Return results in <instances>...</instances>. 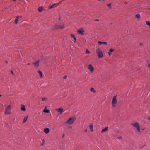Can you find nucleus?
<instances>
[{"label":"nucleus","instance_id":"4","mask_svg":"<svg viewBox=\"0 0 150 150\" xmlns=\"http://www.w3.org/2000/svg\"><path fill=\"white\" fill-rule=\"evenodd\" d=\"M11 106L9 105L6 107L5 109V113L6 114H10L11 113Z\"/></svg>","mask_w":150,"mask_h":150},{"label":"nucleus","instance_id":"6","mask_svg":"<svg viewBox=\"0 0 150 150\" xmlns=\"http://www.w3.org/2000/svg\"><path fill=\"white\" fill-rule=\"evenodd\" d=\"M88 69L91 72H92L94 70V68L93 67V66L91 65V64H89L88 67Z\"/></svg>","mask_w":150,"mask_h":150},{"label":"nucleus","instance_id":"41","mask_svg":"<svg viewBox=\"0 0 150 150\" xmlns=\"http://www.w3.org/2000/svg\"><path fill=\"white\" fill-rule=\"evenodd\" d=\"M30 63H28L27 64V65H30Z\"/></svg>","mask_w":150,"mask_h":150},{"label":"nucleus","instance_id":"15","mask_svg":"<svg viewBox=\"0 0 150 150\" xmlns=\"http://www.w3.org/2000/svg\"><path fill=\"white\" fill-rule=\"evenodd\" d=\"M135 18L137 19H139L140 18V15L139 14H137L135 15Z\"/></svg>","mask_w":150,"mask_h":150},{"label":"nucleus","instance_id":"16","mask_svg":"<svg viewBox=\"0 0 150 150\" xmlns=\"http://www.w3.org/2000/svg\"><path fill=\"white\" fill-rule=\"evenodd\" d=\"M98 43L99 45H101L102 44H103V45H107V43L106 42H101V41H98Z\"/></svg>","mask_w":150,"mask_h":150},{"label":"nucleus","instance_id":"14","mask_svg":"<svg viewBox=\"0 0 150 150\" xmlns=\"http://www.w3.org/2000/svg\"><path fill=\"white\" fill-rule=\"evenodd\" d=\"M56 28L57 29H62L64 28V24L63 25H58L56 27Z\"/></svg>","mask_w":150,"mask_h":150},{"label":"nucleus","instance_id":"19","mask_svg":"<svg viewBox=\"0 0 150 150\" xmlns=\"http://www.w3.org/2000/svg\"><path fill=\"white\" fill-rule=\"evenodd\" d=\"M28 118V116H26L24 118V119H23V123H25L27 121Z\"/></svg>","mask_w":150,"mask_h":150},{"label":"nucleus","instance_id":"21","mask_svg":"<svg viewBox=\"0 0 150 150\" xmlns=\"http://www.w3.org/2000/svg\"><path fill=\"white\" fill-rule=\"evenodd\" d=\"M71 36L74 39V42H76V38H75V36L74 35L72 34H71Z\"/></svg>","mask_w":150,"mask_h":150},{"label":"nucleus","instance_id":"13","mask_svg":"<svg viewBox=\"0 0 150 150\" xmlns=\"http://www.w3.org/2000/svg\"><path fill=\"white\" fill-rule=\"evenodd\" d=\"M49 129L48 128H46L44 130V132L47 134L49 132Z\"/></svg>","mask_w":150,"mask_h":150},{"label":"nucleus","instance_id":"22","mask_svg":"<svg viewBox=\"0 0 150 150\" xmlns=\"http://www.w3.org/2000/svg\"><path fill=\"white\" fill-rule=\"evenodd\" d=\"M43 9L42 7H40L38 8V10L39 12H41Z\"/></svg>","mask_w":150,"mask_h":150},{"label":"nucleus","instance_id":"32","mask_svg":"<svg viewBox=\"0 0 150 150\" xmlns=\"http://www.w3.org/2000/svg\"><path fill=\"white\" fill-rule=\"evenodd\" d=\"M67 78V76L66 75H65L64 76L63 78L64 79H65Z\"/></svg>","mask_w":150,"mask_h":150},{"label":"nucleus","instance_id":"25","mask_svg":"<svg viewBox=\"0 0 150 150\" xmlns=\"http://www.w3.org/2000/svg\"><path fill=\"white\" fill-rule=\"evenodd\" d=\"M42 142L40 144L42 146H43L44 144L45 140L44 139H43L42 140Z\"/></svg>","mask_w":150,"mask_h":150},{"label":"nucleus","instance_id":"39","mask_svg":"<svg viewBox=\"0 0 150 150\" xmlns=\"http://www.w3.org/2000/svg\"><path fill=\"white\" fill-rule=\"evenodd\" d=\"M69 128H72V127H71V126H69Z\"/></svg>","mask_w":150,"mask_h":150},{"label":"nucleus","instance_id":"29","mask_svg":"<svg viewBox=\"0 0 150 150\" xmlns=\"http://www.w3.org/2000/svg\"><path fill=\"white\" fill-rule=\"evenodd\" d=\"M108 7H109L110 8L111 7V5L110 4H107V5Z\"/></svg>","mask_w":150,"mask_h":150},{"label":"nucleus","instance_id":"34","mask_svg":"<svg viewBox=\"0 0 150 150\" xmlns=\"http://www.w3.org/2000/svg\"><path fill=\"white\" fill-rule=\"evenodd\" d=\"M11 73L12 74H14V73L13 71H11Z\"/></svg>","mask_w":150,"mask_h":150},{"label":"nucleus","instance_id":"11","mask_svg":"<svg viewBox=\"0 0 150 150\" xmlns=\"http://www.w3.org/2000/svg\"><path fill=\"white\" fill-rule=\"evenodd\" d=\"M108 127H106L105 128L103 129L101 131V133H103L106 132L108 129Z\"/></svg>","mask_w":150,"mask_h":150},{"label":"nucleus","instance_id":"40","mask_svg":"<svg viewBox=\"0 0 150 150\" xmlns=\"http://www.w3.org/2000/svg\"><path fill=\"white\" fill-rule=\"evenodd\" d=\"M87 131V129H86L85 130V132H86Z\"/></svg>","mask_w":150,"mask_h":150},{"label":"nucleus","instance_id":"37","mask_svg":"<svg viewBox=\"0 0 150 150\" xmlns=\"http://www.w3.org/2000/svg\"><path fill=\"white\" fill-rule=\"evenodd\" d=\"M142 45V43H140V46H141Z\"/></svg>","mask_w":150,"mask_h":150},{"label":"nucleus","instance_id":"12","mask_svg":"<svg viewBox=\"0 0 150 150\" xmlns=\"http://www.w3.org/2000/svg\"><path fill=\"white\" fill-rule=\"evenodd\" d=\"M21 110L23 111H25L26 110L25 106L24 105H21Z\"/></svg>","mask_w":150,"mask_h":150},{"label":"nucleus","instance_id":"17","mask_svg":"<svg viewBox=\"0 0 150 150\" xmlns=\"http://www.w3.org/2000/svg\"><path fill=\"white\" fill-rule=\"evenodd\" d=\"M46 108H47V107L46 106H45V107L44 109L43 110V111L44 113H48L50 111H49V110H47L46 109Z\"/></svg>","mask_w":150,"mask_h":150},{"label":"nucleus","instance_id":"20","mask_svg":"<svg viewBox=\"0 0 150 150\" xmlns=\"http://www.w3.org/2000/svg\"><path fill=\"white\" fill-rule=\"evenodd\" d=\"M90 130L92 132L93 131V125L91 124L89 126Z\"/></svg>","mask_w":150,"mask_h":150},{"label":"nucleus","instance_id":"46","mask_svg":"<svg viewBox=\"0 0 150 150\" xmlns=\"http://www.w3.org/2000/svg\"><path fill=\"white\" fill-rule=\"evenodd\" d=\"M112 24V23H110V24Z\"/></svg>","mask_w":150,"mask_h":150},{"label":"nucleus","instance_id":"2","mask_svg":"<svg viewBox=\"0 0 150 150\" xmlns=\"http://www.w3.org/2000/svg\"><path fill=\"white\" fill-rule=\"evenodd\" d=\"M132 125L136 128L138 132H141L140 127L138 122H135L134 123L132 124Z\"/></svg>","mask_w":150,"mask_h":150},{"label":"nucleus","instance_id":"8","mask_svg":"<svg viewBox=\"0 0 150 150\" xmlns=\"http://www.w3.org/2000/svg\"><path fill=\"white\" fill-rule=\"evenodd\" d=\"M84 32V30L83 28H81L77 30V32L79 34L82 35H83V32Z\"/></svg>","mask_w":150,"mask_h":150},{"label":"nucleus","instance_id":"24","mask_svg":"<svg viewBox=\"0 0 150 150\" xmlns=\"http://www.w3.org/2000/svg\"><path fill=\"white\" fill-rule=\"evenodd\" d=\"M146 24H147V25H148L149 26L150 28V21H146Z\"/></svg>","mask_w":150,"mask_h":150},{"label":"nucleus","instance_id":"33","mask_svg":"<svg viewBox=\"0 0 150 150\" xmlns=\"http://www.w3.org/2000/svg\"><path fill=\"white\" fill-rule=\"evenodd\" d=\"M108 54H109V55L110 56L111 55V54H110V53H110V52H108Z\"/></svg>","mask_w":150,"mask_h":150},{"label":"nucleus","instance_id":"47","mask_svg":"<svg viewBox=\"0 0 150 150\" xmlns=\"http://www.w3.org/2000/svg\"><path fill=\"white\" fill-rule=\"evenodd\" d=\"M1 95H0V97H1Z\"/></svg>","mask_w":150,"mask_h":150},{"label":"nucleus","instance_id":"27","mask_svg":"<svg viewBox=\"0 0 150 150\" xmlns=\"http://www.w3.org/2000/svg\"><path fill=\"white\" fill-rule=\"evenodd\" d=\"M86 54H89L90 53V52L87 49H86Z\"/></svg>","mask_w":150,"mask_h":150},{"label":"nucleus","instance_id":"35","mask_svg":"<svg viewBox=\"0 0 150 150\" xmlns=\"http://www.w3.org/2000/svg\"><path fill=\"white\" fill-rule=\"evenodd\" d=\"M148 119L150 121V117H148Z\"/></svg>","mask_w":150,"mask_h":150},{"label":"nucleus","instance_id":"10","mask_svg":"<svg viewBox=\"0 0 150 150\" xmlns=\"http://www.w3.org/2000/svg\"><path fill=\"white\" fill-rule=\"evenodd\" d=\"M56 110L58 112H59L60 114H61L62 113L63 110L62 108H60L56 109Z\"/></svg>","mask_w":150,"mask_h":150},{"label":"nucleus","instance_id":"23","mask_svg":"<svg viewBox=\"0 0 150 150\" xmlns=\"http://www.w3.org/2000/svg\"><path fill=\"white\" fill-rule=\"evenodd\" d=\"M38 72L39 74L40 77H41V78L42 77V74L41 72L40 71H38Z\"/></svg>","mask_w":150,"mask_h":150},{"label":"nucleus","instance_id":"18","mask_svg":"<svg viewBox=\"0 0 150 150\" xmlns=\"http://www.w3.org/2000/svg\"><path fill=\"white\" fill-rule=\"evenodd\" d=\"M20 17L19 16H17L16 18L15 19V23L16 24H17L18 23V18Z\"/></svg>","mask_w":150,"mask_h":150},{"label":"nucleus","instance_id":"26","mask_svg":"<svg viewBox=\"0 0 150 150\" xmlns=\"http://www.w3.org/2000/svg\"><path fill=\"white\" fill-rule=\"evenodd\" d=\"M90 91L91 92H93L94 93H95V90L93 88H91Z\"/></svg>","mask_w":150,"mask_h":150},{"label":"nucleus","instance_id":"1","mask_svg":"<svg viewBox=\"0 0 150 150\" xmlns=\"http://www.w3.org/2000/svg\"><path fill=\"white\" fill-rule=\"evenodd\" d=\"M96 52L99 58H101L103 57L102 51L100 48L96 49Z\"/></svg>","mask_w":150,"mask_h":150},{"label":"nucleus","instance_id":"38","mask_svg":"<svg viewBox=\"0 0 150 150\" xmlns=\"http://www.w3.org/2000/svg\"><path fill=\"white\" fill-rule=\"evenodd\" d=\"M125 4H127V3L126 2H125Z\"/></svg>","mask_w":150,"mask_h":150},{"label":"nucleus","instance_id":"43","mask_svg":"<svg viewBox=\"0 0 150 150\" xmlns=\"http://www.w3.org/2000/svg\"><path fill=\"white\" fill-rule=\"evenodd\" d=\"M149 67L150 68V64H149Z\"/></svg>","mask_w":150,"mask_h":150},{"label":"nucleus","instance_id":"44","mask_svg":"<svg viewBox=\"0 0 150 150\" xmlns=\"http://www.w3.org/2000/svg\"><path fill=\"white\" fill-rule=\"evenodd\" d=\"M119 139H121V137H119Z\"/></svg>","mask_w":150,"mask_h":150},{"label":"nucleus","instance_id":"42","mask_svg":"<svg viewBox=\"0 0 150 150\" xmlns=\"http://www.w3.org/2000/svg\"><path fill=\"white\" fill-rule=\"evenodd\" d=\"M5 62H6V63H8V62H7V61H5Z\"/></svg>","mask_w":150,"mask_h":150},{"label":"nucleus","instance_id":"9","mask_svg":"<svg viewBox=\"0 0 150 150\" xmlns=\"http://www.w3.org/2000/svg\"><path fill=\"white\" fill-rule=\"evenodd\" d=\"M39 60L36 61L33 63V64L35 67H38L39 65Z\"/></svg>","mask_w":150,"mask_h":150},{"label":"nucleus","instance_id":"45","mask_svg":"<svg viewBox=\"0 0 150 150\" xmlns=\"http://www.w3.org/2000/svg\"><path fill=\"white\" fill-rule=\"evenodd\" d=\"M16 1V0H13V1Z\"/></svg>","mask_w":150,"mask_h":150},{"label":"nucleus","instance_id":"30","mask_svg":"<svg viewBox=\"0 0 150 150\" xmlns=\"http://www.w3.org/2000/svg\"><path fill=\"white\" fill-rule=\"evenodd\" d=\"M42 101H44L45 100L47 99V98H42Z\"/></svg>","mask_w":150,"mask_h":150},{"label":"nucleus","instance_id":"36","mask_svg":"<svg viewBox=\"0 0 150 150\" xmlns=\"http://www.w3.org/2000/svg\"><path fill=\"white\" fill-rule=\"evenodd\" d=\"M95 21H99V20L98 19H96L95 20Z\"/></svg>","mask_w":150,"mask_h":150},{"label":"nucleus","instance_id":"28","mask_svg":"<svg viewBox=\"0 0 150 150\" xmlns=\"http://www.w3.org/2000/svg\"><path fill=\"white\" fill-rule=\"evenodd\" d=\"M114 51V49H110L109 50V52H110V53H112V52L113 51Z\"/></svg>","mask_w":150,"mask_h":150},{"label":"nucleus","instance_id":"5","mask_svg":"<svg viewBox=\"0 0 150 150\" xmlns=\"http://www.w3.org/2000/svg\"><path fill=\"white\" fill-rule=\"evenodd\" d=\"M116 98V96H114L112 100V106L114 107H115L116 106V104L117 102V100Z\"/></svg>","mask_w":150,"mask_h":150},{"label":"nucleus","instance_id":"31","mask_svg":"<svg viewBox=\"0 0 150 150\" xmlns=\"http://www.w3.org/2000/svg\"><path fill=\"white\" fill-rule=\"evenodd\" d=\"M64 136H65V134H63V135H62V138H64Z\"/></svg>","mask_w":150,"mask_h":150},{"label":"nucleus","instance_id":"7","mask_svg":"<svg viewBox=\"0 0 150 150\" xmlns=\"http://www.w3.org/2000/svg\"><path fill=\"white\" fill-rule=\"evenodd\" d=\"M58 4L55 3L53 5H52L50 6H49L48 7V8L50 9H52V8H54L55 7H57L58 5Z\"/></svg>","mask_w":150,"mask_h":150},{"label":"nucleus","instance_id":"3","mask_svg":"<svg viewBox=\"0 0 150 150\" xmlns=\"http://www.w3.org/2000/svg\"><path fill=\"white\" fill-rule=\"evenodd\" d=\"M75 120V119L74 117H70L65 123L67 125H71L73 123Z\"/></svg>","mask_w":150,"mask_h":150}]
</instances>
